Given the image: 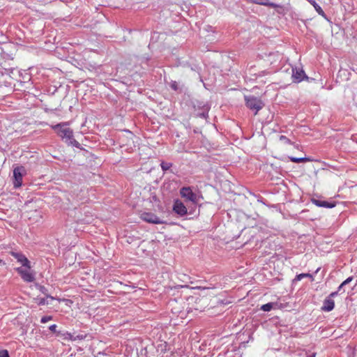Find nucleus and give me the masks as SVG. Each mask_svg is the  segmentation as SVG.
<instances>
[{
	"mask_svg": "<svg viewBox=\"0 0 357 357\" xmlns=\"http://www.w3.org/2000/svg\"><path fill=\"white\" fill-rule=\"evenodd\" d=\"M47 297L46 298H36V301L38 303V305H45L46 304H48V301H47Z\"/></svg>",
	"mask_w": 357,
	"mask_h": 357,
	"instance_id": "4be33fe9",
	"label": "nucleus"
},
{
	"mask_svg": "<svg viewBox=\"0 0 357 357\" xmlns=\"http://www.w3.org/2000/svg\"><path fill=\"white\" fill-rule=\"evenodd\" d=\"M335 302L332 298H326L324 301L321 310L325 312H330L334 309Z\"/></svg>",
	"mask_w": 357,
	"mask_h": 357,
	"instance_id": "ddd939ff",
	"label": "nucleus"
},
{
	"mask_svg": "<svg viewBox=\"0 0 357 357\" xmlns=\"http://www.w3.org/2000/svg\"><path fill=\"white\" fill-rule=\"evenodd\" d=\"M245 101L246 107L254 111L255 115L264 107V102L254 96H245Z\"/></svg>",
	"mask_w": 357,
	"mask_h": 357,
	"instance_id": "f03ea898",
	"label": "nucleus"
},
{
	"mask_svg": "<svg viewBox=\"0 0 357 357\" xmlns=\"http://www.w3.org/2000/svg\"><path fill=\"white\" fill-rule=\"evenodd\" d=\"M319 270H320V268H318L316 270V271H315V273H317L319 272Z\"/></svg>",
	"mask_w": 357,
	"mask_h": 357,
	"instance_id": "2f4dec72",
	"label": "nucleus"
},
{
	"mask_svg": "<svg viewBox=\"0 0 357 357\" xmlns=\"http://www.w3.org/2000/svg\"><path fill=\"white\" fill-rule=\"evenodd\" d=\"M35 287L42 293L47 298H50V300H54V298L50 295L48 294V290L47 289L43 286V285H40L38 283L35 284Z\"/></svg>",
	"mask_w": 357,
	"mask_h": 357,
	"instance_id": "2eb2a0df",
	"label": "nucleus"
},
{
	"mask_svg": "<svg viewBox=\"0 0 357 357\" xmlns=\"http://www.w3.org/2000/svg\"><path fill=\"white\" fill-rule=\"evenodd\" d=\"M311 202L312 204L316 205L318 207H324L327 208H332L336 206L335 202H328L326 200H322L316 198H312Z\"/></svg>",
	"mask_w": 357,
	"mask_h": 357,
	"instance_id": "9d476101",
	"label": "nucleus"
},
{
	"mask_svg": "<svg viewBox=\"0 0 357 357\" xmlns=\"http://www.w3.org/2000/svg\"><path fill=\"white\" fill-rule=\"evenodd\" d=\"M26 173L24 167L17 166L14 168L13 170V185L15 188H20L22 183V178L24 174Z\"/></svg>",
	"mask_w": 357,
	"mask_h": 357,
	"instance_id": "39448f33",
	"label": "nucleus"
},
{
	"mask_svg": "<svg viewBox=\"0 0 357 357\" xmlns=\"http://www.w3.org/2000/svg\"><path fill=\"white\" fill-rule=\"evenodd\" d=\"M280 139L282 140V141H284V142L286 143H288V144H291V141L290 139H289L286 136L284 135H281L280 137Z\"/></svg>",
	"mask_w": 357,
	"mask_h": 357,
	"instance_id": "cd10ccee",
	"label": "nucleus"
},
{
	"mask_svg": "<svg viewBox=\"0 0 357 357\" xmlns=\"http://www.w3.org/2000/svg\"><path fill=\"white\" fill-rule=\"evenodd\" d=\"M2 262V260L0 259V264Z\"/></svg>",
	"mask_w": 357,
	"mask_h": 357,
	"instance_id": "72a5a7b5",
	"label": "nucleus"
},
{
	"mask_svg": "<svg viewBox=\"0 0 357 357\" xmlns=\"http://www.w3.org/2000/svg\"><path fill=\"white\" fill-rule=\"evenodd\" d=\"M290 161L296 163H300V162H304L307 161H310V160L308 158L304 157V158H296L290 156L289 157Z\"/></svg>",
	"mask_w": 357,
	"mask_h": 357,
	"instance_id": "f3484780",
	"label": "nucleus"
},
{
	"mask_svg": "<svg viewBox=\"0 0 357 357\" xmlns=\"http://www.w3.org/2000/svg\"><path fill=\"white\" fill-rule=\"evenodd\" d=\"M199 108H202L201 112H197V116L202 118V119H206L208 117V111L210 109V107L208 104L199 102L197 105Z\"/></svg>",
	"mask_w": 357,
	"mask_h": 357,
	"instance_id": "9b49d317",
	"label": "nucleus"
},
{
	"mask_svg": "<svg viewBox=\"0 0 357 357\" xmlns=\"http://www.w3.org/2000/svg\"><path fill=\"white\" fill-rule=\"evenodd\" d=\"M57 326L56 324H52L49 327V329L54 333H55L57 335V333L59 332L56 331Z\"/></svg>",
	"mask_w": 357,
	"mask_h": 357,
	"instance_id": "393cba45",
	"label": "nucleus"
},
{
	"mask_svg": "<svg viewBox=\"0 0 357 357\" xmlns=\"http://www.w3.org/2000/svg\"><path fill=\"white\" fill-rule=\"evenodd\" d=\"M304 278H310L312 281L314 280L313 276L310 273H301L299 275H297L294 280L299 281Z\"/></svg>",
	"mask_w": 357,
	"mask_h": 357,
	"instance_id": "6ab92c4d",
	"label": "nucleus"
},
{
	"mask_svg": "<svg viewBox=\"0 0 357 357\" xmlns=\"http://www.w3.org/2000/svg\"><path fill=\"white\" fill-rule=\"evenodd\" d=\"M68 126V123L63 122L52 126V129L66 143L71 139V137H73V131Z\"/></svg>",
	"mask_w": 357,
	"mask_h": 357,
	"instance_id": "f257e3e1",
	"label": "nucleus"
},
{
	"mask_svg": "<svg viewBox=\"0 0 357 357\" xmlns=\"http://www.w3.org/2000/svg\"><path fill=\"white\" fill-rule=\"evenodd\" d=\"M172 166H173V163H172V162H167L162 161L160 163V167L163 172H167V170H169Z\"/></svg>",
	"mask_w": 357,
	"mask_h": 357,
	"instance_id": "a211bd4d",
	"label": "nucleus"
},
{
	"mask_svg": "<svg viewBox=\"0 0 357 357\" xmlns=\"http://www.w3.org/2000/svg\"><path fill=\"white\" fill-rule=\"evenodd\" d=\"M68 145L75 146L76 148L80 149V144L75 140L73 137H71V139L68 140V142H66Z\"/></svg>",
	"mask_w": 357,
	"mask_h": 357,
	"instance_id": "412c9836",
	"label": "nucleus"
},
{
	"mask_svg": "<svg viewBox=\"0 0 357 357\" xmlns=\"http://www.w3.org/2000/svg\"><path fill=\"white\" fill-rule=\"evenodd\" d=\"M247 1L261 6H269L274 8H281L280 5L273 2H270L269 0H247Z\"/></svg>",
	"mask_w": 357,
	"mask_h": 357,
	"instance_id": "f8f14e48",
	"label": "nucleus"
},
{
	"mask_svg": "<svg viewBox=\"0 0 357 357\" xmlns=\"http://www.w3.org/2000/svg\"><path fill=\"white\" fill-rule=\"evenodd\" d=\"M13 71H14V69H11V70H10V73H13Z\"/></svg>",
	"mask_w": 357,
	"mask_h": 357,
	"instance_id": "473e14b6",
	"label": "nucleus"
},
{
	"mask_svg": "<svg viewBox=\"0 0 357 357\" xmlns=\"http://www.w3.org/2000/svg\"><path fill=\"white\" fill-rule=\"evenodd\" d=\"M0 357H10L8 350L0 349Z\"/></svg>",
	"mask_w": 357,
	"mask_h": 357,
	"instance_id": "5701e85b",
	"label": "nucleus"
},
{
	"mask_svg": "<svg viewBox=\"0 0 357 357\" xmlns=\"http://www.w3.org/2000/svg\"><path fill=\"white\" fill-rule=\"evenodd\" d=\"M315 355H316V354H315V353H313V354H310V355L307 356V357H315Z\"/></svg>",
	"mask_w": 357,
	"mask_h": 357,
	"instance_id": "7c9ffc66",
	"label": "nucleus"
},
{
	"mask_svg": "<svg viewBox=\"0 0 357 357\" xmlns=\"http://www.w3.org/2000/svg\"><path fill=\"white\" fill-rule=\"evenodd\" d=\"M344 286H342V284L338 287L337 291H341Z\"/></svg>",
	"mask_w": 357,
	"mask_h": 357,
	"instance_id": "c756f323",
	"label": "nucleus"
},
{
	"mask_svg": "<svg viewBox=\"0 0 357 357\" xmlns=\"http://www.w3.org/2000/svg\"><path fill=\"white\" fill-rule=\"evenodd\" d=\"M141 218L149 223L152 224H162L163 222L154 213L151 212H144L142 213Z\"/></svg>",
	"mask_w": 357,
	"mask_h": 357,
	"instance_id": "423d86ee",
	"label": "nucleus"
},
{
	"mask_svg": "<svg viewBox=\"0 0 357 357\" xmlns=\"http://www.w3.org/2000/svg\"><path fill=\"white\" fill-rule=\"evenodd\" d=\"M353 280V277H349L347 278L344 282H342V286H345L347 284H349L350 282H351Z\"/></svg>",
	"mask_w": 357,
	"mask_h": 357,
	"instance_id": "bb28decb",
	"label": "nucleus"
},
{
	"mask_svg": "<svg viewBox=\"0 0 357 357\" xmlns=\"http://www.w3.org/2000/svg\"><path fill=\"white\" fill-rule=\"evenodd\" d=\"M57 337H61L62 340H63L73 341L74 334H71L70 333H68L67 331L63 332L59 331V332L57 333Z\"/></svg>",
	"mask_w": 357,
	"mask_h": 357,
	"instance_id": "4468645a",
	"label": "nucleus"
},
{
	"mask_svg": "<svg viewBox=\"0 0 357 357\" xmlns=\"http://www.w3.org/2000/svg\"><path fill=\"white\" fill-rule=\"evenodd\" d=\"M337 294H338V291H337L331 292L330 294V295L328 296V298H332L336 296Z\"/></svg>",
	"mask_w": 357,
	"mask_h": 357,
	"instance_id": "c85d7f7f",
	"label": "nucleus"
},
{
	"mask_svg": "<svg viewBox=\"0 0 357 357\" xmlns=\"http://www.w3.org/2000/svg\"><path fill=\"white\" fill-rule=\"evenodd\" d=\"M10 255L17 260L18 262L21 263L22 266L26 268H31L30 261L22 252L12 251Z\"/></svg>",
	"mask_w": 357,
	"mask_h": 357,
	"instance_id": "1a4fd4ad",
	"label": "nucleus"
},
{
	"mask_svg": "<svg viewBox=\"0 0 357 357\" xmlns=\"http://www.w3.org/2000/svg\"><path fill=\"white\" fill-rule=\"evenodd\" d=\"M173 211L180 216L187 214L188 210L185 204L179 199H176L173 204Z\"/></svg>",
	"mask_w": 357,
	"mask_h": 357,
	"instance_id": "0eeeda50",
	"label": "nucleus"
},
{
	"mask_svg": "<svg viewBox=\"0 0 357 357\" xmlns=\"http://www.w3.org/2000/svg\"><path fill=\"white\" fill-rule=\"evenodd\" d=\"M273 307V303H268L261 306V310L264 312H269Z\"/></svg>",
	"mask_w": 357,
	"mask_h": 357,
	"instance_id": "aec40b11",
	"label": "nucleus"
},
{
	"mask_svg": "<svg viewBox=\"0 0 357 357\" xmlns=\"http://www.w3.org/2000/svg\"><path fill=\"white\" fill-rule=\"evenodd\" d=\"M170 86L174 91H176L178 89V84L176 81H172L171 82Z\"/></svg>",
	"mask_w": 357,
	"mask_h": 357,
	"instance_id": "a878e982",
	"label": "nucleus"
},
{
	"mask_svg": "<svg viewBox=\"0 0 357 357\" xmlns=\"http://www.w3.org/2000/svg\"><path fill=\"white\" fill-rule=\"evenodd\" d=\"M307 78L302 68H292V79L294 82L298 83Z\"/></svg>",
	"mask_w": 357,
	"mask_h": 357,
	"instance_id": "6e6552de",
	"label": "nucleus"
},
{
	"mask_svg": "<svg viewBox=\"0 0 357 357\" xmlns=\"http://www.w3.org/2000/svg\"><path fill=\"white\" fill-rule=\"evenodd\" d=\"M52 319V316H44L41 318V320H40V322L43 323V324H45L50 320Z\"/></svg>",
	"mask_w": 357,
	"mask_h": 357,
	"instance_id": "b1692460",
	"label": "nucleus"
},
{
	"mask_svg": "<svg viewBox=\"0 0 357 357\" xmlns=\"http://www.w3.org/2000/svg\"><path fill=\"white\" fill-rule=\"evenodd\" d=\"M180 195L187 201L191 202L194 204H197L199 200V196L195 194L192 187L184 186L180 189Z\"/></svg>",
	"mask_w": 357,
	"mask_h": 357,
	"instance_id": "7ed1b4c3",
	"label": "nucleus"
},
{
	"mask_svg": "<svg viewBox=\"0 0 357 357\" xmlns=\"http://www.w3.org/2000/svg\"><path fill=\"white\" fill-rule=\"evenodd\" d=\"M88 337L91 338L92 337L89 333H86L84 331H80L77 335H74L73 341L84 340Z\"/></svg>",
	"mask_w": 357,
	"mask_h": 357,
	"instance_id": "dca6fc26",
	"label": "nucleus"
},
{
	"mask_svg": "<svg viewBox=\"0 0 357 357\" xmlns=\"http://www.w3.org/2000/svg\"><path fill=\"white\" fill-rule=\"evenodd\" d=\"M16 271L24 282H32L35 280V273L31 271V268L18 267L16 268Z\"/></svg>",
	"mask_w": 357,
	"mask_h": 357,
	"instance_id": "20e7f679",
	"label": "nucleus"
}]
</instances>
